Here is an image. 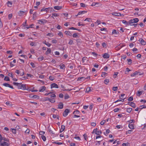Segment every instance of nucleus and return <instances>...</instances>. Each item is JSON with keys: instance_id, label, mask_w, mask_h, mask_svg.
Segmentation results:
<instances>
[{"instance_id": "obj_58", "label": "nucleus", "mask_w": 146, "mask_h": 146, "mask_svg": "<svg viewBox=\"0 0 146 146\" xmlns=\"http://www.w3.org/2000/svg\"><path fill=\"white\" fill-rule=\"evenodd\" d=\"M92 54L94 55L95 57H97L98 55V54L94 52H92Z\"/></svg>"}, {"instance_id": "obj_8", "label": "nucleus", "mask_w": 146, "mask_h": 146, "mask_svg": "<svg viewBox=\"0 0 146 146\" xmlns=\"http://www.w3.org/2000/svg\"><path fill=\"white\" fill-rule=\"evenodd\" d=\"M103 56L104 58L107 59L110 57V55L107 53H105L103 55Z\"/></svg>"}, {"instance_id": "obj_11", "label": "nucleus", "mask_w": 146, "mask_h": 146, "mask_svg": "<svg viewBox=\"0 0 146 146\" xmlns=\"http://www.w3.org/2000/svg\"><path fill=\"white\" fill-rule=\"evenodd\" d=\"M139 41L142 45H145L146 44V42L142 38L140 39Z\"/></svg>"}, {"instance_id": "obj_23", "label": "nucleus", "mask_w": 146, "mask_h": 146, "mask_svg": "<svg viewBox=\"0 0 146 146\" xmlns=\"http://www.w3.org/2000/svg\"><path fill=\"white\" fill-rule=\"evenodd\" d=\"M50 9V8H42L41 9V11L42 12V11H46V12H47L48 10Z\"/></svg>"}, {"instance_id": "obj_7", "label": "nucleus", "mask_w": 146, "mask_h": 146, "mask_svg": "<svg viewBox=\"0 0 146 146\" xmlns=\"http://www.w3.org/2000/svg\"><path fill=\"white\" fill-rule=\"evenodd\" d=\"M48 131L50 133H51L52 134H54V133L52 131V130H54L55 129L53 127L51 128H50L49 127L48 128Z\"/></svg>"}, {"instance_id": "obj_24", "label": "nucleus", "mask_w": 146, "mask_h": 146, "mask_svg": "<svg viewBox=\"0 0 146 146\" xmlns=\"http://www.w3.org/2000/svg\"><path fill=\"white\" fill-rule=\"evenodd\" d=\"M59 16V15L57 13H52V15L51 16V17L53 18V19H54V18L53 17H57Z\"/></svg>"}, {"instance_id": "obj_17", "label": "nucleus", "mask_w": 146, "mask_h": 146, "mask_svg": "<svg viewBox=\"0 0 146 146\" xmlns=\"http://www.w3.org/2000/svg\"><path fill=\"white\" fill-rule=\"evenodd\" d=\"M87 12V11H80L78 12L77 15H76V16H77L78 15H80L82 14H83L86 13Z\"/></svg>"}, {"instance_id": "obj_34", "label": "nucleus", "mask_w": 146, "mask_h": 146, "mask_svg": "<svg viewBox=\"0 0 146 146\" xmlns=\"http://www.w3.org/2000/svg\"><path fill=\"white\" fill-rule=\"evenodd\" d=\"M127 60L128 62V64L129 65L131 64L132 63V60L130 59H127Z\"/></svg>"}, {"instance_id": "obj_29", "label": "nucleus", "mask_w": 146, "mask_h": 146, "mask_svg": "<svg viewBox=\"0 0 146 146\" xmlns=\"http://www.w3.org/2000/svg\"><path fill=\"white\" fill-rule=\"evenodd\" d=\"M146 108V106L145 105H143L141 106H140L139 108L141 109H142L143 108Z\"/></svg>"}, {"instance_id": "obj_26", "label": "nucleus", "mask_w": 146, "mask_h": 146, "mask_svg": "<svg viewBox=\"0 0 146 146\" xmlns=\"http://www.w3.org/2000/svg\"><path fill=\"white\" fill-rule=\"evenodd\" d=\"M60 68L61 69H63L65 68V65L62 63H61L60 64Z\"/></svg>"}, {"instance_id": "obj_57", "label": "nucleus", "mask_w": 146, "mask_h": 146, "mask_svg": "<svg viewBox=\"0 0 146 146\" xmlns=\"http://www.w3.org/2000/svg\"><path fill=\"white\" fill-rule=\"evenodd\" d=\"M54 143L55 144H58V145H61L62 144V143H61V142H54V143Z\"/></svg>"}, {"instance_id": "obj_33", "label": "nucleus", "mask_w": 146, "mask_h": 146, "mask_svg": "<svg viewBox=\"0 0 146 146\" xmlns=\"http://www.w3.org/2000/svg\"><path fill=\"white\" fill-rule=\"evenodd\" d=\"M132 109L131 108H129L127 109L126 111L128 113H130L132 111Z\"/></svg>"}, {"instance_id": "obj_51", "label": "nucleus", "mask_w": 146, "mask_h": 146, "mask_svg": "<svg viewBox=\"0 0 146 146\" xmlns=\"http://www.w3.org/2000/svg\"><path fill=\"white\" fill-rule=\"evenodd\" d=\"M12 17V14H10L8 15V18L9 19H11Z\"/></svg>"}, {"instance_id": "obj_20", "label": "nucleus", "mask_w": 146, "mask_h": 146, "mask_svg": "<svg viewBox=\"0 0 146 146\" xmlns=\"http://www.w3.org/2000/svg\"><path fill=\"white\" fill-rule=\"evenodd\" d=\"M37 17V13L36 12H35L33 14V19H35Z\"/></svg>"}, {"instance_id": "obj_14", "label": "nucleus", "mask_w": 146, "mask_h": 146, "mask_svg": "<svg viewBox=\"0 0 146 146\" xmlns=\"http://www.w3.org/2000/svg\"><path fill=\"white\" fill-rule=\"evenodd\" d=\"M65 33L67 36H71L72 34L69 31H66L65 32Z\"/></svg>"}, {"instance_id": "obj_46", "label": "nucleus", "mask_w": 146, "mask_h": 146, "mask_svg": "<svg viewBox=\"0 0 146 146\" xmlns=\"http://www.w3.org/2000/svg\"><path fill=\"white\" fill-rule=\"evenodd\" d=\"M69 98V96L67 94H66L64 96V99H67Z\"/></svg>"}, {"instance_id": "obj_19", "label": "nucleus", "mask_w": 146, "mask_h": 146, "mask_svg": "<svg viewBox=\"0 0 146 146\" xmlns=\"http://www.w3.org/2000/svg\"><path fill=\"white\" fill-rule=\"evenodd\" d=\"M62 8V7L55 6L54 7V8L56 10H59L61 9Z\"/></svg>"}, {"instance_id": "obj_32", "label": "nucleus", "mask_w": 146, "mask_h": 146, "mask_svg": "<svg viewBox=\"0 0 146 146\" xmlns=\"http://www.w3.org/2000/svg\"><path fill=\"white\" fill-rule=\"evenodd\" d=\"M102 133V131H98L97 130V132H96V134L98 135H100Z\"/></svg>"}, {"instance_id": "obj_12", "label": "nucleus", "mask_w": 146, "mask_h": 146, "mask_svg": "<svg viewBox=\"0 0 146 146\" xmlns=\"http://www.w3.org/2000/svg\"><path fill=\"white\" fill-rule=\"evenodd\" d=\"M63 104L62 102H60L58 105V108L60 109H62L63 108Z\"/></svg>"}, {"instance_id": "obj_16", "label": "nucleus", "mask_w": 146, "mask_h": 146, "mask_svg": "<svg viewBox=\"0 0 146 146\" xmlns=\"http://www.w3.org/2000/svg\"><path fill=\"white\" fill-rule=\"evenodd\" d=\"M112 15L114 16H121V15L120 13H113L112 14Z\"/></svg>"}, {"instance_id": "obj_6", "label": "nucleus", "mask_w": 146, "mask_h": 146, "mask_svg": "<svg viewBox=\"0 0 146 146\" xmlns=\"http://www.w3.org/2000/svg\"><path fill=\"white\" fill-rule=\"evenodd\" d=\"M3 85L5 87H9L12 89L14 88L12 86H11L9 84L7 83H3Z\"/></svg>"}, {"instance_id": "obj_38", "label": "nucleus", "mask_w": 146, "mask_h": 146, "mask_svg": "<svg viewBox=\"0 0 146 146\" xmlns=\"http://www.w3.org/2000/svg\"><path fill=\"white\" fill-rule=\"evenodd\" d=\"M109 82V79H106L104 81V83L105 84H107Z\"/></svg>"}, {"instance_id": "obj_60", "label": "nucleus", "mask_w": 146, "mask_h": 146, "mask_svg": "<svg viewBox=\"0 0 146 146\" xmlns=\"http://www.w3.org/2000/svg\"><path fill=\"white\" fill-rule=\"evenodd\" d=\"M98 3H94H94H93L91 6H95L96 5V4H98Z\"/></svg>"}, {"instance_id": "obj_55", "label": "nucleus", "mask_w": 146, "mask_h": 146, "mask_svg": "<svg viewBox=\"0 0 146 146\" xmlns=\"http://www.w3.org/2000/svg\"><path fill=\"white\" fill-rule=\"evenodd\" d=\"M72 36L73 37H76L77 36H78L77 34L76 33H74V34Z\"/></svg>"}, {"instance_id": "obj_31", "label": "nucleus", "mask_w": 146, "mask_h": 146, "mask_svg": "<svg viewBox=\"0 0 146 146\" xmlns=\"http://www.w3.org/2000/svg\"><path fill=\"white\" fill-rule=\"evenodd\" d=\"M44 59L43 56H40L38 58V60L39 61H41L42 60Z\"/></svg>"}, {"instance_id": "obj_40", "label": "nucleus", "mask_w": 146, "mask_h": 146, "mask_svg": "<svg viewBox=\"0 0 146 146\" xmlns=\"http://www.w3.org/2000/svg\"><path fill=\"white\" fill-rule=\"evenodd\" d=\"M4 80L5 81H9L10 80L9 78L7 76H6L4 78Z\"/></svg>"}, {"instance_id": "obj_59", "label": "nucleus", "mask_w": 146, "mask_h": 146, "mask_svg": "<svg viewBox=\"0 0 146 146\" xmlns=\"http://www.w3.org/2000/svg\"><path fill=\"white\" fill-rule=\"evenodd\" d=\"M80 6L82 7H85V4L84 3H81L80 4Z\"/></svg>"}, {"instance_id": "obj_48", "label": "nucleus", "mask_w": 146, "mask_h": 146, "mask_svg": "<svg viewBox=\"0 0 146 146\" xmlns=\"http://www.w3.org/2000/svg\"><path fill=\"white\" fill-rule=\"evenodd\" d=\"M73 40L71 39H70L68 44L70 45H72L73 44Z\"/></svg>"}, {"instance_id": "obj_13", "label": "nucleus", "mask_w": 146, "mask_h": 146, "mask_svg": "<svg viewBox=\"0 0 146 146\" xmlns=\"http://www.w3.org/2000/svg\"><path fill=\"white\" fill-rule=\"evenodd\" d=\"M38 21L39 22L38 23L40 24L44 23H46V21L44 19L39 20Z\"/></svg>"}, {"instance_id": "obj_4", "label": "nucleus", "mask_w": 146, "mask_h": 146, "mask_svg": "<svg viewBox=\"0 0 146 146\" xmlns=\"http://www.w3.org/2000/svg\"><path fill=\"white\" fill-rule=\"evenodd\" d=\"M0 146H9V144L5 141H3V142H0Z\"/></svg>"}, {"instance_id": "obj_37", "label": "nucleus", "mask_w": 146, "mask_h": 146, "mask_svg": "<svg viewBox=\"0 0 146 146\" xmlns=\"http://www.w3.org/2000/svg\"><path fill=\"white\" fill-rule=\"evenodd\" d=\"M122 22L123 23L127 25H129V22H127L125 20H123Z\"/></svg>"}, {"instance_id": "obj_42", "label": "nucleus", "mask_w": 146, "mask_h": 146, "mask_svg": "<svg viewBox=\"0 0 146 146\" xmlns=\"http://www.w3.org/2000/svg\"><path fill=\"white\" fill-rule=\"evenodd\" d=\"M49 79L51 81H53L54 79V78L53 76H50L49 77Z\"/></svg>"}, {"instance_id": "obj_10", "label": "nucleus", "mask_w": 146, "mask_h": 146, "mask_svg": "<svg viewBox=\"0 0 146 146\" xmlns=\"http://www.w3.org/2000/svg\"><path fill=\"white\" fill-rule=\"evenodd\" d=\"M46 90V88L45 86H42L40 88L39 91L40 92H43L44 91H45Z\"/></svg>"}, {"instance_id": "obj_15", "label": "nucleus", "mask_w": 146, "mask_h": 146, "mask_svg": "<svg viewBox=\"0 0 146 146\" xmlns=\"http://www.w3.org/2000/svg\"><path fill=\"white\" fill-rule=\"evenodd\" d=\"M65 129V126L63 125H61V128L60 130V132L61 133L63 132Z\"/></svg>"}, {"instance_id": "obj_3", "label": "nucleus", "mask_w": 146, "mask_h": 146, "mask_svg": "<svg viewBox=\"0 0 146 146\" xmlns=\"http://www.w3.org/2000/svg\"><path fill=\"white\" fill-rule=\"evenodd\" d=\"M70 112V110L68 109H66L63 113V115L64 117H66L68 115V113Z\"/></svg>"}, {"instance_id": "obj_25", "label": "nucleus", "mask_w": 146, "mask_h": 146, "mask_svg": "<svg viewBox=\"0 0 146 146\" xmlns=\"http://www.w3.org/2000/svg\"><path fill=\"white\" fill-rule=\"evenodd\" d=\"M51 50L50 48H47V50L46 52V54H50L51 52Z\"/></svg>"}, {"instance_id": "obj_64", "label": "nucleus", "mask_w": 146, "mask_h": 146, "mask_svg": "<svg viewBox=\"0 0 146 146\" xmlns=\"http://www.w3.org/2000/svg\"><path fill=\"white\" fill-rule=\"evenodd\" d=\"M122 145L123 146H128V143H123Z\"/></svg>"}, {"instance_id": "obj_62", "label": "nucleus", "mask_w": 146, "mask_h": 146, "mask_svg": "<svg viewBox=\"0 0 146 146\" xmlns=\"http://www.w3.org/2000/svg\"><path fill=\"white\" fill-rule=\"evenodd\" d=\"M31 65L32 66L33 68H34L35 67V66L34 65V64L33 62H31L30 63Z\"/></svg>"}, {"instance_id": "obj_43", "label": "nucleus", "mask_w": 146, "mask_h": 146, "mask_svg": "<svg viewBox=\"0 0 146 146\" xmlns=\"http://www.w3.org/2000/svg\"><path fill=\"white\" fill-rule=\"evenodd\" d=\"M12 129V131L13 133L14 134H16V129Z\"/></svg>"}, {"instance_id": "obj_61", "label": "nucleus", "mask_w": 146, "mask_h": 146, "mask_svg": "<svg viewBox=\"0 0 146 146\" xmlns=\"http://www.w3.org/2000/svg\"><path fill=\"white\" fill-rule=\"evenodd\" d=\"M50 102L52 103H53L55 102V100L54 99H50Z\"/></svg>"}, {"instance_id": "obj_50", "label": "nucleus", "mask_w": 146, "mask_h": 146, "mask_svg": "<svg viewBox=\"0 0 146 146\" xmlns=\"http://www.w3.org/2000/svg\"><path fill=\"white\" fill-rule=\"evenodd\" d=\"M105 122L106 121L105 120H103L102 121H101L100 122V124L101 125H103L105 123Z\"/></svg>"}, {"instance_id": "obj_2", "label": "nucleus", "mask_w": 146, "mask_h": 146, "mask_svg": "<svg viewBox=\"0 0 146 146\" xmlns=\"http://www.w3.org/2000/svg\"><path fill=\"white\" fill-rule=\"evenodd\" d=\"M3 140L5 141H6L8 142L9 141V140L8 139L4 137L3 138L1 135L0 134V142H1Z\"/></svg>"}, {"instance_id": "obj_39", "label": "nucleus", "mask_w": 146, "mask_h": 146, "mask_svg": "<svg viewBox=\"0 0 146 146\" xmlns=\"http://www.w3.org/2000/svg\"><path fill=\"white\" fill-rule=\"evenodd\" d=\"M13 85L17 86L18 88L19 87V85L20 84V83H18L17 82H14L13 83Z\"/></svg>"}, {"instance_id": "obj_28", "label": "nucleus", "mask_w": 146, "mask_h": 146, "mask_svg": "<svg viewBox=\"0 0 146 146\" xmlns=\"http://www.w3.org/2000/svg\"><path fill=\"white\" fill-rule=\"evenodd\" d=\"M8 6L9 7H11L12 4V3L11 2L8 1L7 3Z\"/></svg>"}, {"instance_id": "obj_5", "label": "nucleus", "mask_w": 146, "mask_h": 146, "mask_svg": "<svg viewBox=\"0 0 146 146\" xmlns=\"http://www.w3.org/2000/svg\"><path fill=\"white\" fill-rule=\"evenodd\" d=\"M51 88V89L53 88H58V85L55 83L52 84L50 85Z\"/></svg>"}, {"instance_id": "obj_63", "label": "nucleus", "mask_w": 146, "mask_h": 146, "mask_svg": "<svg viewBox=\"0 0 146 146\" xmlns=\"http://www.w3.org/2000/svg\"><path fill=\"white\" fill-rule=\"evenodd\" d=\"M44 75H40L39 76V77L41 78H43L44 77Z\"/></svg>"}, {"instance_id": "obj_49", "label": "nucleus", "mask_w": 146, "mask_h": 146, "mask_svg": "<svg viewBox=\"0 0 146 146\" xmlns=\"http://www.w3.org/2000/svg\"><path fill=\"white\" fill-rule=\"evenodd\" d=\"M133 20H134V21L135 23H137L139 21L138 19L137 18H135L133 19Z\"/></svg>"}, {"instance_id": "obj_54", "label": "nucleus", "mask_w": 146, "mask_h": 146, "mask_svg": "<svg viewBox=\"0 0 146 146\" xmlns=\"http://www.w3.org/2000/svg\"><path fill=\"white\" fill-rule=\"evenodd\" d=\"M52 42L53 43H56L57 42V41L56 39H54L52 40Z\"/></svg>"}, {"instance_id": "obj_21", "label": "nucleus", "mask_w": 146, "mask_h": 146, "mask_svg": "<svg viewBox=\"0 0 146 146\" xmlns=\"http://www.w3.org/2000/svg\"><path fill=\"white\" fill-rule=\"evenodd\" d=\"M25 12L22 11H19L18 13V14L19 16H21Z\"/></svg>"}, {"instance_id": "obj_30", "label": "nucleus", "mask_w": 146, "mask_h": 146, "mask_svg": "<svg viewBox=\"0 0 146 146\" xmlns=\"http://www.w3.org/2000/svg\"><path fill=\"white\" fill-rule=\"evenodd\" d=\"M119 33V32L118 31H117L116 30H113L112 31V34H117Z\"/></svg>"}, {"instance_id": "obj_36", "label": "nucleus", "mask_w": 146, "mask_h": 146, "mask_svg": "<svg viewBox=\"0 0 146 146\" xmlns=\"http://www.w3.org/2000/svg\"><path fill=\"white\" fill-rule=\"evenodd\" d=\"M137 74V72H135L134 73L131 75V76L132 77L135 76Z\"/></svg>"}, {"instance_id": "obj_22", "label": "nucleus", "mask_w": 146, "mask_h": 146, "mask_svg": "<svg viewBox=\"0 0 146 146\" xmlns=\"http://www.w3.org/2000/svg\"><path fill=\"white\" fill-rule=\"evenodd\" d=\"M143 92V91H138V92L137 94V95L139 96H140Z\"/></svg>"}, {"instance_id": "obj_1", "label": "nucleus", "mask_w": 146, "mask_h": 146, "mask_svg": "<svg viewBox=\"0 0 146 146\" xmlns=\"http://www.w3.org/2000/svg\"><path fill=\"white\" fill-rule=\"evenodd\" d=\"M20 85H19V86L18 88L19 89H22L23 90H27L26 87V85L22 84L21 83H20Z\"/></svg>"}, {"instance_id": "obj_52", "label": "nucleus", "mask_w": 146, "mask_h": 146, "mask_svg": "<svg viewBox=\"0 0 146 146\" xmlns=\"http://www.w3.org/2000/svg\"><path fill=\"white\" fill-rule=\"evenodd\" d=\"M45 133V132L43 131H40L39 132V134L40 135H44Z\"/></svg>"}, {"instance_id": "obj_56", "label": "nucleus", "mask_w": 146, "mask_h": 146, "mask_svg": "<svg viewBox=\"0 0 146 146\" xmlns=\"http://www.w3.org/2000/svg\"><path fill=\"white\" fill-rule=\"evenodd\" d=\"M63 96H64L62 94H61V93L59 95V97L61 98H63Z\"/></svg>"}, {"instance_id": "obj_47", "label": "nucleus", "mask_w": 146, "mask_h": 146, "mask_svg": "<svg viewBox=\"0 0 146 146\" xmlns=\"http://www.w3.org/2000/svg\"><path fill=\"white\" fill-rule=\"evenodd\" d=\"M133 100V97L132 96H131L128 98V100L129 101H132Z\"/></svg>"}, {"instance_id": "obj_44", "label": "nucleus", "mask_w": 146, "mask_h": 146, "mask_svg": "<svg viewBox=\"0 0 146 146\" xmlns=\"http://www.w3.org/2000/svg\"><path fill=\"white\" fill-rule=\"evenodd\" d=\"M91 91V88L90 87L87 88H86V92H90Z\"/></svg>"}, {"instance_id": "obj_45", "label": "nucleus", "mask_w": 146, "mask_h": 146, "mask_svg": "<svg viewBox=\"0 0 146 146\" xmlns=\"http://www.w3.org/2000/svg\"><path fill=\"white\" fill-rule=\"evenodd\" d=\"M134 23H131L130 22H129V25H130L131 26H132V25H135V27L137 26V24L134 25Z\"/></svg>"}, {"instance_id": "obj_41", "label": "nucleus", "mask_w": 146, "mask_h": 146, "mask_svg": "<svg viewBox=\"0 0 146 146\" xmlns=\"http://www.w3.org/2000/svg\"><path fill=\"white\" fill-rule=\"evenodd\" d=\"M107 74V73H106V72H102V77H105L106 75Z\"/></svg>"}, {"instance_id": "obj_27", "label": "nucleus", "mask_w": 146, "mask_h": 146, "mask_svg": "<svg viewBox=\"0 0 146 146\" xmlns=\"http://www.w3.org/2000/svg\"><path fill=\"white\" fill-rule=\"evenodd\" d=\"M128 126L131 129H134V126L133 124H129Z\"/></svg>"}, {"instance_id": "obj_9", "label": "nucleus", "mask_w": 146, "mask_h": 146, "mask_svg": "<svg viewBox=\"0 0 146 146\" xmlns=\"http://www.w3.org/2000/svg\"><path fill=\"white\" fill-rule=\"evenodd\" d=\"M128 104L133 108H135L136 107L135 104L132 102H129L128 103Z\"/></svg>"}, {"instance_id": "obj_18", "label": "nucleus", "mask_w": 146, "mask_h": 146, "mask_svg": "<svg viewBox=\"0 0 146 146\" xmlns=\"http://www.w3.org/2000/svg\"><path fill=\"white\" fill-rule=\"evenodd\" d=\"M43 43L47 45L48 47H49L51 45V44H50L48 42H47L46 40L44 41L43 42Z\"/></svg>"}, {"instance_id": "obj_53", "label": "nucleus", "mask_w": 146, "mask_h": 146, "mask_svg": "<svg viewBox=\"0 0 146 146\" xmlns=\"http://www.w3.org/2000/svg\"><path fill=\"white\" fill-rule=\"evenodd\" d=\"M117 87H113L112 89L113 91H115L117 90Z\"/></svg>"}, {"instance_id": "obj_35", "label": "nucleus", "mask_w": 146, "mask_h": 146, "mask_svg": "<svg viewBox=\"0 0 146 146\" xmlns=\"http://www.w3.org/2000/svg\"><path fill=\"white\" fill-rule=\"evenodd\" d=\"M41 137L44 141H45L46 140V137L44 135H42L41 136Z\"/></svg>"}]
</instances>
